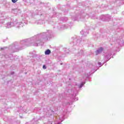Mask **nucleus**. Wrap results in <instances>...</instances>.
Listing matches in <instances>:
<instances>
[{"label": "nucleus", "instance_id": "nucleus-13", "mask_svg": "<svg viewBox=\"0 0 124 124\" xmlns=\"http://www.w3.org/2000/svg\"><path fill=\"white\" fill-rule=\"evenodd\" d=\"M85 82H82L79 86H78V88H79V89H81V88H82V87H83L84 86V85H85Z\"/></svg>", "mask_w": 124, "mask_h": 124}, {"label": "nucleus", "instance_id": "nucleus-23", "mask_svg": "<svg viewBox=\"0 0 124 124\" xmlns=\"http://www.w3.org/2000/svg\"><path fill=\"white\" fill-rule=\"evenodd\" d=\"M92 19H95V18L94 17H92Z\"/></svg>", "mask_w": 124, "mask_h": 124}, {"label": "nucleus", "instance_id": "nucleus-15", "mask_svg": "<svg viewBox=\"0 0 124 124\" xmlns=\"http://www.w3.org/2000/svg\"><path fill=\"white\" fill-rule=\"evenodd\" d=\"M69 91H70L71 92V94L72 95H74V91L72 90H69Z\"/></svg>", "mask_w": 124, "mask_h": 124}, {"label": "nucleus", "instance_id": "nucleus-6", "mask_svg": "<svg viewBox=\"0 0 124 124\" xmlns=\"http://www.w3.org/2000/svg\"><path fill=\"white\" fill-rule=\"evenodd\" d=\"M111 56H112V53H111V52H108L105 53V60L106 61V62H108V61H109L111 59Z\"/></svg>", "mask_w": 124, "mask_h": 124}, {"label": "nucleus", "instance_id": "nucleus-5", "mask_svg": "<svg viewBox=\"0 0 124 124\" xmlns=\"http://www.w3.org/2000/svg\"><path fill=\"white\" fill-rule=\"evenodd\" d=\"M111 18V16L110 15H107L106 16L102 15L101 16V19L102 20V21H109L110 19Z\"/></svg>", "mask_w": 124, "mask_h": 124}, {"label": "nucleus", "instance_id": "nucleus-8", "mask_svg": "<svg viewBox=\"0 0 124 124\" xmlns=\"http://www.w3.org/2000/svg\"><path fill=\"white\" fill-rule=\"evenodd\" d=\"M116 42H117V43H118V45H121V44H124V42H123V41H122V39H121V38L117 39L116 40Z\"/></svg>", "mask_w": 124, "mask_h": 124}, {"label": "nucleus", "instance_id": "nucleus-17", "mask_svg": "<svg viewBox=\"0 0 124 124\" xmlns=\"http://www.w3.org/2000/svg\"><path fill=\"white\" fill-rule=\"evenodd\" d=\"M63 22H65L67 21V17H64L63 19H62Z\"/></svg>", "mask_w": 124, "mask_h": 124}, {"label": "nucleus", "instance_id": "nucleus-18", "mask_svg": "<svg viewBox=\"0 0 124 124\" xmlns=\"http://www.w3.org/2000/svg\"><path fill=\"white\" fill-rule=\"evenodd\" d=\"M12 2H13V3H16V2H17V1H18V0H12Z\"/></svg>", "mask_w": 124, "mask_h": 124}, {"label": "nucleus", "instance_id": "nucleus-1", "mask_svg": "<svg viewBox=\"0 0 124 124\" xmlns=\"http://www.w3.org/2000/svg\"><path fill=\"white\" fill-rule=\"evenodd\" d=\"M52 37H53V31L51 30H48L46 32L37 34L30 39L21 41L20 43L15 42L13 45V49L22 50V48L25 47V46H38V45H42L43 43L48 41Z\"/></svg>", "mask_w": 124, "mask_h": 124}, {"label": "nucleus", "instance_id": "nucleus-21", "mask_svg": "<svg viewBox=\"0 0 124 124\" xmlns=\"http://www.w3.org/2000/svg\"><path fill=\"white\" fill-rule=\"evenodd\" d=\"M98 65L102 66V65H101V62H98Z\"/></svg>", "mask_w": 124, "mask_h": 124}, {"label": "nucleus", "instance_id": "nucleus-10", "mask_svg": "<svg viewBox=\"0 0 124 124\" xmlns=\"http://www.w3.org/2000/svg\"><path fill=\"white\" fill-rule=\"evenodd\" d=\"M80 34L82 35V36H87V34H88V32L82 30L80 31Z\"/></svg>", "mask_w": 124, "mask_h": 124}, {"label": "nucleus", "instance_id": "nucleus-9", "mask_svg": "<svg viewBox=\"0 0 124 124\" xmlns=\"http://www.w3.org/2000/svg\"><path fill=\"white\" fill-rule=\"evenodd\" d=\"M77 56H83V55H84V50H83L82 49H80L78 52L77 53Z\"/></svg>", "mask_w": 124, "mask_h": 124}, {"label": "nucleus", "instance_id": "nucleus-19", "mask_svg": "<svg viewBox=\"0 0 124 124\" xmlns=\"http://www.w3.org/2000/svg\"><path fill=\"white\" fill-rule=\"evenodd\" d=\"M43 69H46V65H44L43 66Z\"/></svg>", "mask_w": 124, "mask_h": 124}, {"label": "nucleus", "instance_id": "nucleus-12", "mask_svg": "<svg viewBox=\"0 0 124 124\" xmlns=\"http://www.w3.org/2000/svg\"><path fill=\"white\" fill-rule=\"evenodd\" d=\"M45 55H50L51 54V50L50 49H47L45 52Z\"/></svg>", "mask_w": 124, "mask_h": 124}, {"label": "nucleus", "instance_id": "nucleus-2", "mask_svg": "<svg viewBox=\"0 0 124 124\" xmlns=\"http://www.w3.org/2000/svg\"><path fill=\"white\" fill-rule=\"evenodd\" d=\"M24 24V22H18L16 21H14L13 22H8L7 23L5 27L7 29H10L12 27H16V28H17V29H20L21 27H23V25Z\"/></svg>", "mask_w": 124, "mask_h": 124}, {"label": "nucleus", "instance_id": "nucleus-26", "mask_svg": "<svg viewBox=\"0 0 124 124\" xmlns=\"http://www.w3.org/2000/svg\"><path fill=\"white\" fill-rule=\"evenodd\" d=\"M63 120H62V122H63Z\"/></svg>", "mask_w": 124, "mask_h": 124}, {"label": "nucleus", "instance_id": "nucleus-7", "mask_svg": "<svg viewBox=\"0 0 124 124\" xmlns=\"http://www.w3.org/2000/svg\"><path fill=\"white\" fill-rule=\"evenodd\" d=\"M103 51V47H101L99 48L95 52V55L96 56H97V55H99V54H101L102 53V51Z\"/></svg>", "mask_w": 124, "mask_h": 124}, {"label": "nucleus", "instance_id": "nucleus-14", "mask_svg": "<svg viewBox=\"0 0 124 124\" xmlns=\"http://www.w3.org/2000/svg\"><path fill=\"white\" fill-rule=\"evenodd\" d=\"M40 110H41V108H36L35 109H34V110L35 111H37V113H39L40 112H39V111H40Z\"/></svg>", "mask_w": 124, "mask_h": 124}, {"label": "nucleus", "instance_id": "nucleus-16", "mask_svg": "<svg viewBox=\"0 0 124 124\" xmlns=\"http://www.w3.org/2000/svg\"><path fill=\"white\" fill-rule=\"evenodd\" d=\"M3 23H4V20H3V19H1V20H0V24H1H1H3Z\"/></svg>", "mask_w": 124, "mask_h": 124}, {"label": "nucleus", "instance_id": "nucleus-24", "mask_svg": "<svg viewBox=\"0 0 124 124\" xmlns=\"http://www.w3.org/2000/svg\"><path fill=\"white\" fill-rule=\"evenodd\" d=\"M30 54H32V52H30Z\"/></svg>", "mask_w": 124, "mask_h": 124}, {"label": "nucleus", "instance_id": "nucleus-22", "mask_svg": "<svg viewBox=\"0 0 124 124\" xmlns=\"http://www.w3.org/2000/svg\"><path fill=\"white\" fill-rule=\"evenodd\" d=\"M11 74H12V75H13V74H14V72H12Z\"/></svg>", "mask_w": 124, "mask_h": 124}, {"label": "nucleus", "instance_id": "nucleus-3", "mask_svg": "<svg viewBox=\"0 0 124 124\" xmlns=\"http://www.w3.org/2000/svg\"><path fill=\"white\" fill-rule=\"evenodd\" d=\"M87 16L85 13L77 14L74 17L73 21H84V19L86 18Z\"/></svg>", "mask_w": 124, "mask_h": 124}, {"label": "nucleus", "instance_id": "nucleus-25", "mask_svg": "<svg viewBox=\"0 0 124 124\" xmlns=\"http://www.w3.org/2000/svg\"><path fill=\"white\" fill-rule=\"evenodd\" d=\"M85 78H87V77H85Z\"/></svg>", "mask_w": 124, "mask_h": 124}, {"label": "nucleus", "instance_id": "nucleus-20", "mask_svg": "<svg viewBox=\"0 0 124 124\" xmlns=\"http://www.w3.org/2000/svg\"><path fill=\"white\" fill-rule=\"evenodd\" d=\"M6 47H1V50H4V49H6Z\"/></svg>", "mask_w": 124, "mask_h": 124}, {"label": "nucleus", "instance_id": "nucleus-4", "mask_svg": "<svg viewBox=\"0 0 124 124\" xmlns=\"http://www.w3.org/2000/svg\"><path fill=\"white\" fill-rule=\"evenodd\" d=\"M82 38H81L80 39H79L77 36H74L72 38L71 44H72L73 46H76V45L78 46L80 44V42H81V40H82Z\"/></svg>", "mask_w": 124, "mask_h": 124}, {"label": "nucleus", "instance_id": "nucleus-11", "mask_svg": "<svg viewBox=\"0 0 124 124\" xmlns=\"http://www.w3.org/2000/svg\"><path fill=\"white\" fill-rule=\"evenodd\" d=\"M65 29H67V26L65 25H62L60 27V30H65Z\"/></svg>", "mask_w": 124, "mask_h": 124}]
</instances>
